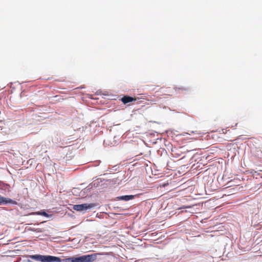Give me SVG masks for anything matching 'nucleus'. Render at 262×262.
<instances>
[{"label": "nucleus", "mask_w": 262, "mask_h": 262, "mask_svg": "<svg viewBox=\"0 0 262 262\" xmlns=\"http://www.w3.org/2000/svg\"><path fill=\"white\" fill-rule=\"evenodd\" d=\"M31 258L37 261L41 262H60V258L51 255H33Z\"/></svg>", "instance_id": "nucleus-1"}, {"label": "nucleus", "mask_w": 262, "mask_h": 262, "mask_svg": "<svg viewBox=\"0 0 262 262\" xmlns=\"http://www.w3.org/2000/svg\"><path fill=\"white\" fill-rule=\"evenodd\" d=\"M101 254V253H94L82 255L78 257H73V262H93L97 259L98 255Z\"/></svg>", "instance_id": "nucleus-2"}, {"label": "nucleus", "mask_w": 262, "mask_h": 262, "mask_svg": "<svg viewBox=\"0 0 262 262\" xmlns=\"http://www.w3.org/2000/svg\"><path fill=\"white\" fill-rule=\"evenodd\" d=\"M96 206L95 203L90 204H82L79 205H75L73 207V209L78 211H81L83 210H86L89 209H91Z\"/></svg>", "instance_id": "nucleus-3"}, {"label": "nucleus", "mask_w": 262, "mask_h": 262, "mask_svg": "<svg viewBox=\"0 0 262 262\" xmlns=\"http://www.w3.org/2000/svg\"><path fill=\"white\" fill-rule=\"evenodd\" d=\"M16 202L12 200L6 198L0 195V205L7 204H16Z\"/></svg>", "instance_id": "nucleus-4"}, {"label": "nucleus", "mask_w": 262, "mask_h": 262, "mask_svg": "<svg viewBox=\"0 0 262 262\" xmlns=\"http://www.w3.org/2000/svg\"><path fill=\"white\" fill-rule=\"evenodd\" d=\"M135 100H136L135 98H134L132 97L128 96H124L121 99V101L124 104H126L128 102H132L133 101H135Z\"/></svg>", "instance_id": "nucleus-5"}, {"label": "nucleus", "mask_w": 262, "mask_h": 262, "mask_svg": "<svg viewBox=\"0 0 262 262\" xmlns=\"http://www.w3.org/2000/svg\"><path fill=\"white\" fill-rule=\"evenodd\" d=\"M135 195H123L121 196L119 198V199L121 200H123L125 201H128L130 200H132L134 199Z\"/></svg>", "instance_id": "nucleus-6"}, {"label": "nucleus", "mask_w": 262, "mask_h": 262, "mask_svg": "<svg viewBox=\"0 0 262 262\" xmlns=\"http://www.w3.org/2000/svg\"><path fill=\"white\" fill-rule=\"evenodd\" d=\"M174 90L176 92L179 91H186L188 90V89L186 88H183V87H181V88L176 87L174 88Z\"/></svg>", "instance_id": "nucleus-7"}, {"label": "nucleus", "mask_w": 262, "mask_h": 262, "mask_svg": "<svg viewBox=\"0 0 262 262\" xmlns=\"http://www.w3.org/2000/svg\"><path fill=\"white\" fill-rule=\"evenodd\" d=\"M66 262H73V257L66 258Z\"/></svg>", "instance_id": "nucleus-8"}, {"label": "nucleus", "mask_w": 262, "mask_h": 262, "mask_svg": "<svg viewBox=\"0 0 262 262\" xmlns=\"http://www.w3.org/2000/svg\"><path fill=\"white\" fill-rule=\"evenodd\" d=\"M38 214H40V215H42L45 216H48V214L45 212H38L37 213Z\"/></svg>", "instance_id": "nucleus-9"}, {"label": "nucleus", "mask_w": 262, "mask_h": 262, "mask_svg": "<svg viewBox=\"0 0 262 262\" xmlns=\"http://www.w3.org/2000/svg\"><path fill=\"white\" fill-rule=\"evenodd\" d=\"M0 123H2V121H0ZM2 129V126L0 125V130H1Z\"/></svg>", "instance_id": "nucleus-10"}, {"label": "nucleus", "mask_w": 262, "mask_h": 262, "mask_svg": "<svg viewBox=\"0 0 262 262\" xmlns=\"http://www.w3.org/2000/svg\"><path fill=\"white\" fill-rule=\"evenodd\" d=\"M190 207H187V206H186V207H182L181 208H190Z\"/></svg>", "instance_id": "nucleus-11"}, {"label": "nucleus", "mask_w": 262, "mask_h": 262, "mask_svg": "<svg viewBox=\"0 0 262 262\" xmlns=\"http://www.w3.org/2000/svg\"><path fill=\"white\" fill-rule=\"evenodd\" d=\"M29 262H32V261H31L29 260Z\"/></svg>", "instance_id": "nucleus-12"}]
</instances>
